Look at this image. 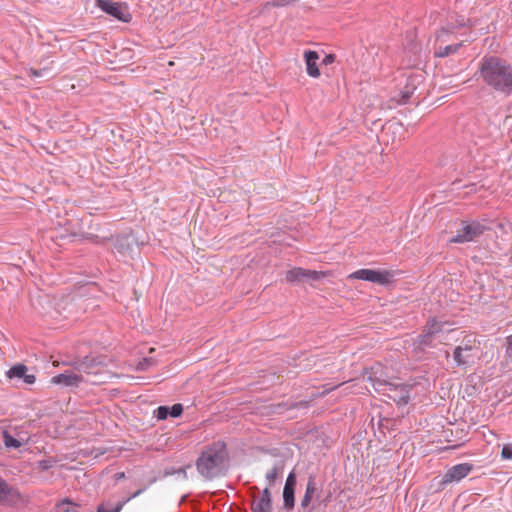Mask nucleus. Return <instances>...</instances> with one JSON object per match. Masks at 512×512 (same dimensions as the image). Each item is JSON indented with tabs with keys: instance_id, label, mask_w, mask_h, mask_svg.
<instances>
[{
	"instance_id": "13",
	"label": "nucleus",
	"mask_w": 512,
	"mask_h": 512,
	"mask_svg": "<svg viewBox=\"0 0 512 512\" xmlns=\"http://www.w3.org/2000/svg\"><path fill=\"white\" fill-rule=\"evenodd\" d=\"M297 484L296 474L292 471L289 473L284 488H283V502L284 508L291 510L295 506V487Z\"/></svg>"
},
{
	"instance_id": "8",
	"label": "nucleus",
	"mask_w": 512,
	"mask_h": 512,
	"mask_svg": "<svg viewBox=\"0 0 512 512\" xmlns=\"http://www.w3.org/2000/svg\"><path fill=\"white\" fill-rule=\"evenodd\" d=\"M24 501V497L19 490L0 477V504L14 507L24 503Z\"/></svg>"
},
{
	"instance_id": "15",
	"label": "nucleus",
	"mask_w": 512,
	"mask_h": 512,
	"mask_svg": "<svg viewBox=\"0 0 512 512\" xmlns=\"http://www.w3.org/2000/svg\"><path fill=\"white\" fill-rule=\"evenodd\" d=\"M82 381V376L72 372L66 371L64 373L58 374L52 377L51 382L57 385H63L66 387L78 386V384Z\"/></svg>"
},
{
	"instance_id": "29",
	"label": "nucleus",
	"mask_w": 512,
	"mask_h": 512,
	"mask_svg": "<svg viewBox=\"0 0 512 512\" xmlns=\"http://www.w3.org/2000/svg\"><path fill=\"white\" fill-rule=\"evenodd\" d=\"M335 61V56L333 54H328L324 57L322 63L325 65L331 64Z\"/></svg>"
},
{
	"instance_id": "1",
	"label": "nucleus",
	"mask_w": 512,
	"mask_h": 512,
	"mask_svg": "<svg viewBox=\"0 0 512 512\" xmlns=\"http://www.w3.org/2000/svg\"><path fill=\"white\" fill-rule=\"evenodd\" d=\"M482 81L496 92L509 96L512 93V66L496 56L482 58L479 69Z\"/></svg>"
},
{
	"instance_id": "35",
	"label": "nucleus",
	"mask_w": 512,
	"mask_h": 512,
	"mask_svg": "<svg viewBox=\"0 0 512 512\" xmlns=\"http://www.w3.org/2000/svg\"><path fill=\"white\" fill-rule=\"evenodd\" d=\"M32 75L33 76H41V72L38 70H32Z\"/></svg>"
},
{
	"instance_id": "19",
	"label": "nucleus",
	"mask_w": 512,
	"mask_h": 512,
	"mask_svg": "<svg viewBox=\"0 0 512 512\" xmlns=\"http://www.w3.org/2000/svg\"><path fill=\"white\" fill-rule=\"evenodd\" d=\"M461 46H462V43H457V44H452V45H447V46H439L438 48H436L434 55L436 57H441V58L447 57L451 54L456 53Z\"/></svg>"
},
{
	"instance_id": "4",
	"label": "nucleus",
	"mask_w": 512,
	"mask_h": 512,
	"mask_svg": "<svg viewBox=\"0 0 512 512\" xmlns=\"http://www.w3.org/2000/svg\"><path fill=\"white\" fill-rule=\"evenodd\" d=\"M479 347L475 345V341L464 338L462 342L455 347L453 351V360L457 367L468 368L475 364L479 359Z\"/></svg>"
},
{
	"instance_id": "5",
	"label": "nucleus",
	"mask_w": 512,
	"mask_h": 512,
	"mask_svg": "<svg viewBox=\"0 0 512 512\" xmlns=\"http://www.w3.org/2000/svg\"><path fill=\"white\" fill-rule=\"evenodd\" d=\"M489 227L479 221H462L456 234L450 238V243L462 244L476 241Z\"/></svg>"
},
{
	"instance_id": "3",
	"label": "nucleus",
	"mask_w": 512,
	"mask_h": 512,
	"mask_svg": "<svg viewBox=\"0 0 512 512\" xmlns=\"http://www.w3.org/2000/svg\"><path fill=\"white\" fill-rule=\"evenodd\" d=\"M228 458L226 445L217 441L205 447L196 461L197 471L208 480L220 476Z\"/></svg>"
},
{
	"instance_id": "27",
	"label": "nucleus",
	"mask_w": 512,
	"mask_h": 512,
	"mask_svg": "<svg viewBox=\"0 0 512 512\" xmlns=\"http://www.w3.org/2000/svg\"><path fill=\"white\" fill-rule=\"evenodd\" d=\"M507 343L506 356L512 360V335L507 337Z\"/></svg>"
},
{
	"instance_id": "33",
	"label": "nucleus",
	"mask_w": 512,
	"mask_h": 512,
	"mask_svg": "<svg viewBox=\"0 0 512 512\" xmlns=\"http://www.w3.org/2000/svg\"><path fill=\"white\" fill-rule=\"evenodd\" d=\"M64 504H72L71 500L68 499V498H65L61 501V503L58 505L59 507L64 505Z\"/></svg>"
},
{
	"instance_id": "20",
	"label": "nucleus",
	"mask_w": 512,
	"mask_h": 512,
	"mask_svg": "<svg viewBox=\"0 0 512 512\" xmlns=\"http://www.w3.org/2000/svg\"><path fill=\"white\" fill-rule=\"evenodd\" d=\"M283 470L282 464H275L271 470L266 473V480L268 482L269 489L274 486L276 479L281 475Z\"/></svg>"
},
{
	"instance_id": "12",
	"label": "nucleus",
	"mask_w": 512,
	"mask_h": 512,
	"mask_svg": "<svg viewBox=\"0 0 512 512\" xmlns=\"http://www.w3.org/2000/svg\"><path fill=\"white\" fill-rule=\"evenodd\" d=\"M251 512H272V495L269 487H265L259 496L253 495L251 505Z\"/></svg>"
},
{
	"instance_id": "16",
	"label": "nucleus",
	"mask_w": 512,
	"mask_h": 512,
	"mask_svg": "<svg viewBox=\"0 0 512 512\" xmlns=\"http://www.w3.org/2000/svg\"><path fill=\"white\" fill-rule=\"evenodd\" d=\"M304 58L308 75L317 78L320 75V71L316 63L319 59V54L316 51L308 50L305 51Z\"/></svg>"
},
{
	"instance_id": "6",
	"label": "nucleus",
	"mask_w": 512,
	"mask_h": 512,
	"mask_svg": "<svg viewBox=\"0 0 512 512\" xmlns=\"http://www.w3.org/2000/svg\"><path fill=\"white\" fill-rule=\"evenodd\" d=\"M392 276V273L387 270L359 269L350 274L349 278L360 279L385 286L391 282Z\"/></svg>"
},
{
	"instance_id": "26",
	"label": "nucleus",
	"mask_w": 512,
	"mask_h": 512,
	"mask_svg": "<svg viewBox=\"0 0 512 512\" xmlns=\"http://www.w3.org/2000/svg\"><path fill=\"white\" fill-rule=\"evenodd\" d=\"M501 456L503 459H512V445H504Z\"/></svg>"
},
{
	"instance_id": "24",
	"label": "nucleus",
	"mask_w": 512,
	"mask_h": 512,
	"mask_svg": "<svg viewBox=\"0 0 512 512\" xmlns=\"http://www.w3.org/2000/svg\"><path fill=\"white\" fill-rule=\"evenodd\" d=\"M155 415L159 420L166 419L169 416V407L159 406L155 411Z\"/></svg>"
},
{
	"instance_id": "11",
	"label": "nucleus",
	"mask_w": 512,
	"mask_h": 512,
	"mask_svg": "<svg viewBox=\"0 0 512 512\" xmlns=\"http://www.w3.org/2000/svg\"><path fill=\"white\" fill-rule=\"evenodd\" d=\"M474 466L470 463H460L449 468L443 475L442 484H448L452 482H459L465 478L472 470Z\"/></svg>"
},
{
	"instance_id": "17",
	"label": "nucleus",
	"mask_w": 512,
	"mask_h": 512,
	"mask_svg": "<svg viewBox=\"0 0 512 512\" xmlns=\"http://www.w3.org/2000/svg\"><path fill=\"white\" fill-rule=\"evenodd\" d=\"M416 76H410L407 78V83L402 91H400L401 98L398 100L399 104H405L413 95L416 90Z\"/></svg>"
},
{
	"instance_id": "30",
	"label": "nucleus",
	"mask_w": 512,
	"mask_h": 512,
	"mask_svg": "<svg viewBox=\"0 0 512 512\" xmlns=\"http://www.w3.org/2000/svg\"><path fill=\"white\" fill-rule=\"evenodd\" d=\"M39 467L42 469V470H47L51 467V464L49 461H40L39 462Z\"/></svg>"
},
{
	"instance_id": "9",
	"label": "nucleus",
	"mask_w": 512,
	"mask_h": 512,
	"mask_svg": "<svg viewBox=\"0 0 512 512\" xmlns=\"http://www.w3.org/2000/svg\"><path fill=\"white\" fill-rule=\"evenodd\" d=\"M325 276L324 272L308 270L303 268H293L286 273V281L289 283H298L304 281H318Z\"/></svg>"
},
{
	"instance_id": "31",
	"label": "nucleus",
	"mask_w": 512,
	"mask_h": 512,
	"mask_svg": "<svg viewBox=\"0 0 512 512\" xmlns=\"http://www.w3.org/2000/svg\"><path fill=\"white\" fill-rule=\"evenodd\" d=\"M144 491H145V488H141V489L137 490L136 492H134V493L132 494V496H131L129 499H131V498H135V497L139 496V495H140L141 493H143Z\"/></svg>"
},
{
	"instance_id": "22",
	"label": "nucleus",
	"mask_w": 512,
	"mask_h": 512,
	"mask_svg": "<svg viewBox=\"0 0 512 512\" xmlns=\"http://www.w3.org/2000/svg\"><path fill=\"white\" fill-rule=\"evenodd\" d=\"M82 237L95 244H103L106 240H108L107 237H99L98 235L92 233H85L82 235Z\"/></svg>"
},
{
	"instance_id": "25",
	"label": "nucleus",
	"mask_w": 512,
	"mask_h": 512,
	"mask_svg": "<svg viewBox=\"0 0 512 512\" xmlns=\"http://www.w3.org/2000/svg\"><path fill=\"white\" fill-rule=\"evenodd\" d=\"M183 413V406L182 404H174L172 407H169V415L171 417H179Z\"/></svg>"
},
{
	"instance_id": "34",
	"label": "nucleus",
	"mask_w": 512,
	"mask_h": 512,
	"mask_svg": "<svg viewBox=\"0 0 512 512\" xmlns=\"http://www.w3.org/2000/svg\"><path fill=\"white\" fill-rule=\"evenodd\" d=\"M124 477H125L124 472H120V473H117V474H116V478H117L118 480H119V479H122V478H124Z\"/></svg>"
},
{
	"instance_id": "2",
	"label": "nucleus",
	"mask_w": 512,
	"mask_h": 512,
	"mask_svg": "<svg viewBox=\"0 0 512 512\" xmlns=\"http://www.w3.org/2000/svg\"><path fill=\"white\" fill-rule=\"evenodd\" d=\"M363 378L371 383L372 387L379 393H382L388 399L397 405H406L410 401V386L401 384L395 385L386 380L381 364L376 363L363 372Z\"/></svg>"
},
{
	"instance_id": "37",
	"label": "nucleus",
	"mask_w": 512,
	"mask_h": 512,
	"mask_svg": "<svg viewBox=\"0 0 512 512\" xmlns=\"http://www.w3.org/2000/svg\"><path fill=\"white\" fill-rule=\"evenodd\" d=\"M251 490H252L253 492H255V491H259V488H258V487H256V486H253V487L251 488Z\"/></svg>"
},
{
	"instance_id": "14",
	"label": "nucleus",
	"mask_w": 512,
	"mask_h": 512,
	"mask_svg": "<svg viewBox=\"0 0 512 512\" xmlns=\"http://www.w3.org/2000/svg\"><path fill=\"white\" fill-rule=\"evenodd\" d=\"M28 368L24 364H16L12 366L7 372L6 376L10 379L17 378L23 379L26 384H34L36 381V377L33 374L27 373Z\"/></svg>"
},
{
	"instance_id": "28",
	"label": "nucleus",
	"mask_w": 512,
	"mask_h": 512,
	"mask_svg": "<svg viewBox=\"0 0 512 512\" xmlns=\"http://www.w3.org/2000/svg\"><path fill=\"white\" fill-rule=\"evenodd\" d=\"M341 384L339 385H336V386H332V387H327V385H324L322 387V391L318 393V396H325L327 395L329 392L333 391L334 389H336L337 387H339Z\"/></svg>"
},
{
	"instance_id": "36",
	"label": "nucleus",
	"mask_w": 512,
	"mask_h": 512,
	"mask_svg": "<svg viewBox=\"0 0 512 512\" xmlns=\"http://www.w3.org/2000/svg\"><path fill=\"white\" fill-rule=\"evenodd\" d=\"M63 512H77V511L71 510L70 508H66Z\"/></svg>"
},
{
	"instance_id": "32",
	"label": "nucleus",
	"mask_w": 512,
	"mask_h": 512,
	"mask_svg": "<svg viewBox=\"0 0 512 512\" xmlns=\"http://www.w3.org/2000/svg\"><path fill=\"white\" fill-rule=\"evenodd\" d=\"M176 472H177L178 474H180V475H183V477H184V478H186V477H187V473H186L185 468H180V469H178Z\"/></svg>"
},
{
	"instance_id": "7",
	"label": "nucleus",
	"mask_w": 512,
	"mask_h": 512,
	"mask_svg": "<svg viewBox=\"0 0 512 512\" xmlns=\"http://www.w3.org/2000/svg\"><path fill=\"white\" fill-rule=\"evenodd\" d=\"M96 2L101 10L119 21L124 23H129L131 21L132 15L126 5L112 0H96Z\"/></svg>"
},
{
	"instance_id": "21",
	"label": "nucleus",
	"mask_w": 512,
	"mask_h": 512,
	"mask_svg": "<svg viewBox=\"0 0 512 512\" xmlns=\"http://www.w3.org/2000/svg\"><path fill=\"white\" fill-rule=\"evenodd\" d=\"M3 442L7 448L18 449L22 446V443L7 431L3 432Z\"/></svg>"
},
{
	"instance_id": "23",
	"label": "nucleus",
	"mask_w": 512,
	"mask_h": 512,
	"mask_svg": "<svg viewBox=\"0 0 512 512\" xmlns=\"http://www.w3.org/2000/svg\"><path fill=\"white\" fill-rule=\"evenodd\" d=\"M123 507V503H118L115 507H108L106 504H101L97 508V512H120Z\"/></svg>"
},
{
	"instance_id": "10",
	"label": "nucleus",
	"mask_w": 512,
	"mask_h": 512,
	"mask_svg": "<svg viewBox=\"0 0 512 512\" xmlns=\"http://www.w3.org/2000/svg\"><path fill=\"white\" fill-rule=\"evenodd\" d=\"M447 324V322H440L435 318L430 319L427 322L423 333L419 335L418 343L423 346H430L432 344L433 337L444 332V327Z\"/></svg>"
},
{
	"instance_id": "18",
	"label": "nucleus",
	"mask_w": 512,
	"mask_h": 512,
	"mask_svg": "<svg viewBox=\"0 0 512 512\" xmlns=\"http://www.w3.org/2000/svg\"><path fill=\"white\" fill-rule=\"evenodd\" d=\"M316 490H317V487H316L315 478L313 476H310L308 479V482H307L305 494L301 500V507L303 509H306L310 505V502H311Z\"/></svg>"
}]
</instances>
